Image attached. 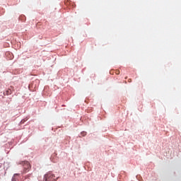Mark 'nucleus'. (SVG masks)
Returning a JSON list of instances; mask_svg holds the SVG:
<instances>
[{"mask_svg": "<svg viewBox=\"0 0 181 181\" xmlns=\"http://www.w3.org/2000/svg\"><path fill=\"white\" fill-rule=\"evenodd\" d=\"M18 165H22L24 168V173H27V172H29L30 170V163H29L28 161H20L18 163Z\"/></svg>", "mask_w": 181, "mask_h": 181, "instance_id": "1", "label": "nucleus"}, {"mask_svg": "<svg viewBox=\"0 0 181 181\" xmlns=\"http://www.w3.org/2000/svg\"><path fill=\"white\" fill-rule=\"evenodd\" d=\"M46 181H56L54 175H53L50 173H47V177H46Z\"/></svg>", "mask_w": 181, "mask_h": 181, "instance_id": "2", "label": "nucleus"}, {"mask_svg": "<svg viewBox=\"0 0 181 181\" xmlns=\"http://www.w3.org/2000/svg\"><path fill=\"white\" fill-rule=\"evenodd\" d=\"M12 94V90L8 89L4 93V95H11Z\"/></svg>", "mask_w": 181, "mask_h": 181, "instance_id": "4", "label": "nucleus"}, {"mask_svg": "<svg viewBox=\"0 0 181 181\" xmlns=\"http://www.w3.org/2000/svg\"><path fill=\"white\" fill-rule=\"evenodd\" d=\"M18 176H19L18 174H14L11 180L12 181H17L18 179Z\"/></svg>", "mask_w": 181, "mask_h": 181, "instance_id": "3", "label": "nucleus"}, {"mask_svg": "<svg viewBox=\"0 0 181 181\" xmlns=\"http://www.w3.org/2000/svg\"><path fill=\"white\" fill-rule=\"evenodd\" d=\"M84 135H86V132H83V136H84Z\"/></svg>", "mask_w": 181, "mask_h": 181, "instance_id": "5", "label": "nucleus"}]
</instances>
